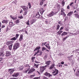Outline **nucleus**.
Instances as JSON below:
<instances>
[{
	"label": "nucleus",
	"mask_w": 79,
	"mask_h": 79,
	"mask_svg": "<svg viewBox=\"0 0 79 79\" xmlns=\"http://www.w3.org/2000/svg\"><path fill=\"white\" fill-rule=\"evenodd\" d=\"M19 44L18 43H16L14 44L13 46V50H17L18 48H19Z\"/></svg>",
	"instance_id": "f257e3e1"
},
{
	"label": "nucleus",
	"mask_w": 79,
	"mask_h": 79,
	"mask_svg": "<svg viewBox=\"0 0 79 79\" xmlns=\"http://www.w3.org/2000/svg\"><path fill=\"white\" fill-rule=\"evenodd\" d=\"M47 67V65H46L44 66L40 67V71L41 73H42L44 70L46 69V68Z\"/></svg>",
	"instance_id": "f03ea898"
},
{
	"label": "nucleus",
	"mask_w": 79,
	"mask_h": 79,
	"mask_svg": "<svg viewBox=\"0 0 79 79\" xmlns=\"http://www.w3.org/2000/svg\"><path fill=\"white\" fill-rule=\"evenodd\" d=\"M58 70L56 69H55V70L53 71L52 72V74H52L53 76H56V75H57L58 74Z\"/></svg>",
	"instance_id": "7ed1b4c3"
},
{
	"label": "nucleus",
	"mask_w": 79,
	"mask_h": 79,
	"mask_svg": "<svg viewBox=\"0 0 79 79\" xmlns=\"http://www.w3.org/2000/svg\"><path fill=\"white\" fill-rule=\"evenodd\" d=\"M54 15H56V12L52 11L49 14L48 16L49 17H52V16H53Z\"/></svg>",
	"instance_id": "20e7f679"
},
{
	"label": "nucleus",
	"mask_w": 79,
	"mask_h": 79,
	"mask_svg": "<svg viewBox=\"0 0 79 79\" xmlns=\"http://www.w3.org/2000/svg\"><path fill=\"white\" fill-rule=\"evenodd\" d=\"M14 71H15V69H9L8 72H9V73L11 75L13 74Z\"/></svg>",
	"instance_id": "39448f33"
},
{
	"label": "nucleus",
	"mask_w": 79,
	"mask_h": 79,
	"mask_svg": "<svg viewBox=\"0 0 79 79\" xmlns=\"http://www.w3.org/2000/svg\"><path fill=\"white\" fill-rule=\"evenodd\" d=\"M44 75L47 77H50L52 76V75H51L50 73H48L47 72H45L44 74Z\"/></svg>",
	"instance_id": "423d86ee"
},
{
	"label": "nucleus",
	"mask_w": 79,
	"mask_h": 79,
	"mask_svg": "<svg viewBox=\"0 0 79 79\" xmlns=\"http://www.w3.org/2000/svg\"><path fill=\"white\" fill-rule=\"evenodd\" d=\"M19 73H15L12 74V76H13V77H17L19 76Z\"/></svg>",
	"instance_id": "0eeeda50"
},
{
	"label": "nucleus",
	"mask_w": 79,
	"mask_h": 79,
	"mask_svg": "<svg viewBox=\"0 0 79 79\" xmlns=\"http://www.w3.org/2000/svg\"><path fill=\"white\" fill-rule=\"evenodd\" d=\"M35 69H34V68H31V69L29 71L28 74H30V73L34 72V71H35Z\"/></svg>",
	"instance_id": "6e6552de"
},
{
	"label": "nucleus",
	"mask_w": 79,
	"mask_h": 79,
	"mask_svg": "<svg viewBox=\"0 0 79 79\" xmlns=\"http://www.w3.org/2000/svg\"><path fill=\"white\" fill-rule=\"evenodd\" d=\"M37 52H38V56H41L42 55V51L38 50Z\"/></svg>",
	"instance_id": "1a4fd4ad"
},
{
	"label": "nucleus",
	"mask_w": 79,
	"mask_h": 79,
	"mask_svg": "<svg viewBox=\"0 0 79 79\" xmlns=\"http://www.w3.org/2000/svg\"><path fill=\"white\" fill-rule=\"evenodd\" d=\"M13 43V40L7 41L6 43V44L8 46L10 45V44H12Z\"/></svg>",
	"instance_id": "9d476101"
},
{
	"label": "nucleus",
	"mask_w": 79,
	"mask_h": 79,
	"mask_svg": "<svg viewBox=\"0 0 79 79\" xmlns=\"http://www.w3.org/2000/svg\"><path fill=\"white\" fill-rule=\"evenodd\" d=\"M35 17L36 18H38V19H39V18H40V15L39 12H37V13L36 14Z\"/></svg>",
	"instance_id": "9b49d317"
},
{
	"label": "nucleus",
	"mask_w": 79,
	"mask_h": 79,
	"mask_svg": "<svg viewBox=\"0 0 79 79\" xmlns=\"http://www.w3.org/2000/svg\"><path fill=\"white\" fill-rule=\"evenodd\" d=\"M10 55H11V52L9 51H6V56H9Z\"/></svg>",
	"instance_id": "f8f14e48"
},
{
	"label": "nucleus",
	"mask_w": 79,
	"mask_h": 79,
	"mask_svg": "<svg viewBox=\"0 0 79 79\" xmlns=\"http://www.w3.org/2000/svg\"><path fill=\"white\" fill-rule=\"evenodd\" d=\"M23 40V35L21 34L20 35V38L19 39V41H22Z\"/></svg>",
	"instance_id": "ddd939ff"
},
{
	"label": "nucleus",
	"mask_w": 79,
	"mask_h": 79,
	"mask_svg": "<svg viewBox=\"0 0 79 79\" xmlns=\"http://www.w3.org/2000/svg\"><path fill=\"white\" fill-rule=\"evenodd\" d=\"M39 11L41 15H43L44 12V10L43 9V8H41L39 10Z\"/></svg>",
	"instance_id": "4468645a"
},
{
	"label": "nucleus",
	"mask_w": 79,
	"mask_h": 79,
	"mask_svg": "<svg viewBox=\"0 0 79 79\" xmlns=\"http://www.w3.org/2000/svg\"><path fill=\"white\" fill-rule=\"evenodd\" d=\"M9 24L10 27H12V26H13L15 25V23H13L12 22H10L9 23Z\"/></svg>",
	"instance_id": "2eb2a0df"
},
{
	"label": "nucleus",
	"mask_w": 79,
	"mask_h": 79,
	"mask_svg": "<svg viewBox=\"0 0 79 79\" xmlns=\"http://www.w3.org/2000/svg\"><path fill=\"white\" fill-rule=\"evenodd\" d=\"M51 62V61L50 60H49L48 61H47L46 62H45V64H46V65H47V67H48V65H49L50 64V62Z\"/></svg>",
	"instance_id": "dca6fc26"
},
{
	"label": "nucleus",
	"mask_w": 79,
	"mask_h": 79,
	"mask_svg": "<svg viewBox=\"0 0 79 79\" xmlns=\"http://www.w3.org/2000/svg\"><path fill=\"white\" fill-rule=\"evenodd\" d=\"M73 11L70 12L67 14V16H71V15H73Z\"/></svg>",
	"instance_id": "f3484780"
},
{
	"label": "nucleus",
	"mask_w": 79,
	"mask_h": 79,
	"mask_svg": "<svg viewBox=\"0 0 79 79\" xmlns=\"http://www.w3.org/2000/svg\"><path fill=\"white\" fill-rule=\"evenodd\" d=\"M60 12H61L60 15H63V16H64V17H65V16H66V15L65 14V13H64V12L60 11Z\"/></svg>",
	"instance_id": "a211bd4d"
},
{
	"label": "nucleus",
	"mask_w": 79,
	"mask_h": 79,
	"mask_svg": "<svg viewBox=\"0 0 79 79\" xmlns=\"http://www.w3.org/2000/svg\"><path fill=\"white\" fill-rule=\"evenodd\" d=\"M2 23H5V24H7L8 23V20L5 19L3 20L2 21Z\"/></svg>",
	"instance_id": "6ab92c4d"
},
{
	"label": "nucleus",
	"mask_w": 79,
	"mask_h": 79,
	"mask_svg": "<svg viewBox=\"0 0 79 79\" xmlns=\"http://www.w3.org/2000/svg\"><path fill=\"white\" fill-rule=\"evenodd\" d=\"M56 31H58L59 29H60V25L58 24L56 26Z\"/></svg>",
	"instance_id": "aec40b11"
},
{
	"label": "nucleus",
	"mask_w": 79,
	"mask_h": 79,
	"mask_svg": "<svg viewBox=\"0 0 79 79\" xmlns=\"http://www.w3.org/2000/svg\"><path fill=\"white\" fill-rule=\"evenodd\" d=\"M67 34H68V33L67 32H64L62 33L61 35L63 36V35H67Z\"/></svg>",
	"instance_id": "412c9836"
},
{
	"label": "nucleus",
	"mask_w": 79,
	"mask_h": 79,
	"mask_svg": "<svg viewBox=\"0 0 79 79\" xmlns=\"http://www.w3.org/2000/svg\"><path fill=\"white\" fill-rule=\"evenodd\" d=\"M45 0H41L40 5H43L44 4V2H45Z\"/></svg>",
	"instance_id": "4be33fe9"
},
{
	"label": "nucleus",
	"mask_w": 79,
	"mask_h": 79,
	"mask_svg": "<svg viewBox=\"0 0 79 79\" xmlns=\"http://www.w3.org/2000/svg\"><path fill=\"white\" fill-rule=\"evenodd\" d=\"M76 75L77 76H79V69H78L76 72Z\"/></svg>",
	"instance_id": "5701e85b"
},
{
	"label": "nucleus",
	"mask_w": 79,
	"mask_h": 79,
	"mask_svg": "<svg viewBox=\"0 0 79 79\" xmlns=\"http://www.w3.org/2000/svg\"><path fill=\"white\" fill-rule=\"evenodd\" d=\"M63 32V31H62L60 30H59V31L57 32V33H58L59 35H60V34H61Z\"/></svg>",
	"instance_id": "b1692460"
},
{
	"label": "nucleus",
	"mask_w": 79,
	"mask_h": 79,
	"mask_svg": "<svg viewBox=\"0 0 79 79\" xmlns=\"http://www.w3.org/2000/svg\"><path fill=\"white\" fill-rule=\"evenodd\" d=\"M12 46H13V44H11L8 46L10 50H12Z\"/></svg>",
	"instance_id": "393cba45"
},
{
	"label": "nucleus",
	"mask_w": 79,
	"mask_h": 79,
	"mask_svg": "<svg viewBox=\"0 0 79 79\" xmlns=\"http://www.w3.org/2000/svg\"><path fill=\"white\" fill-rule=\"evenodd\" d=\"M29 69H30V67H29V68L28 69H27V70H24L23 71L24 73H27L28 71H29Z\"/></svg>",
	"instance_id": "a878e982"
},
{
	"label": "nucleus",
	"mask_w": 79,
	"mask_h": 79,
	"mask_svg": "<svg viewBox=\"0 0 79 79\" xmlns=\"http://www.w3.org/2000/svg\"><path fill=\"white\" fill-rule=\"evenodd\" d=\"M40 48V46H38L37 47H36L35 49L34 50V51L35 50H39Z\"/></svg>",
	"instance_id": "bb28decb"
},
{
	"label": "nucleus",
	"mask_w": 79,
	"mask_h": 79,
	"mask_svg": "<svg viewBox=\"0 0 79 79\" xmlns=\"http://www.w3.org/2000/svg\"><path fill=\"white\" fill-rule=\"evenodd\" d=\"M35 59V57H32L31 58V60L32 62H34V60Z\"/></svg>",
	"instance_id": "cd10ccee"
},
{
	"label": "nucleus",
	"mask_w": 79,
	"mask_h": 79,
	"mask_svg": "<svg viewBox=\"0 0 79 79\" xmlns=\"http://www.w3.org/2000/svg\"><path fill=\"white\" fill-rule=\"evenodd\" d=\"M10 17L13 20H15L16 19V17H12L11 15H10Z\"/></svg>",
	"instance_id": "c85d7f7f"
},
{
	"label": "nucleus",
	"mask_w": 79,
	"mask_h": 79,
	"mask_svg": "<svg viewBox=\"0 0 79 79\" xmlns=\"http://www.w3.org/2000/svg\"><path fill=\"white\" fill-rule=\"evenodd\" d=\"M45 47L47 48H48L49 50H50V46H48L47 45H45Z\"/></svg>",
	"instance_id": "c756f323"
},
{
	"label": "nucleus",
	"mask_w": 79,
	"mask_h": 79,
	"mask_svg": "<svg viewBox=\"0 0 79 79\" xmlns=\"http://www.w3.org/2000/svg\"><path fill=\"white\" fill-rule=\"evenodd\" d=\"M68 37H69V35H67L63 39V41H64V40H66V39H67V38H68Z\"/></svg>",
	"instance_id": "7c9ffc66"
},
{
	"label": "nucleus",
	"mask_w": 79,
	"mask_h": 79,
	"mask_svg": "<svg viewBox=\"0 0 79 79\" xmlns=\"http://www.w3.org/2000/svg\"><path fill=\"white\" fill-rule=\"evenodd\" d=\"M24 15H27V12H28V11L27 10H25L24 11Z\"/></svg>",
	"instance_id": "2f4dec72"
},
{
	"label": "nucleus",
	"mask_w": 79,
	"mask_h": 79,
	"mask_svg": "<svg viewBox=\"0 0 79 79\" xmlns=\"http://www.w3.org/2000/svg\"><path fill=\"white\" fill-rule=\"evenodd\" d=\"M28 10V7H27L25 6V7L24 8V9H23V11H24L25 10Z\"/></svg>",
	"instance_id": "473e14b6"
},
{
	"label": "nucleus",
	"mask_w": 79,
	"mask_h": 79,
	"mask_svg": "<svg viewBox=\"0 0 79 79\" xmlns=\"http://www.w3.org/2000/svg\"><path fill=\"white\" fill-rule=\"evenodd\" d=\"M64 4H65V2H64V0H63L62 2V5L63 6L64 5Z\"/></svg>",
	"instance_id": "72a5a7b5"
},
{
	"label": "nucleus",
	"mask_w": 79,
	"mask_h": 79,
	"mask_svg": "<svg viewBox=\"0 0 79 79\" xmlns=\"http://www.w3.org/2000/svg\"><path fill=\"white\" fill-rule=\"evenodd\" d=\"M18 18L19 19H23V15H21L20 16H19L18 17Z\"/></svg>",
	"instance_id": "f704fd0d"
},
{
	"label": "nucleus",
	"mask_w": 79,
	"mask_h": 79,
	"mask_svg": "<svg viewBox=\"0 0 79 79\" xmlns=\"http://www.w3.org/2000/svg\"><path fill=\"white\" fill-rule=\"evenodd\" d=\"M0 56H4V54H3V52H0Z\"/></svg>",
	"instance_id": "c9c22d12"
},
{
	"label": "nucleus",
	"mask_w": 79,
	"mask_h": 79,
	"mask_svg": "<svg viewBox=\"0 0 79 79\" xmlns=\"http://www.w3.org/2000/svg\"><path fill=\"white\" fill-rule=\"evenodd\" d=\"M47 48H44V47H43L42 48V51L43 52H44V50H46Z\"/></svg>",
	"instance_id": "e433bc0d"
},
{
	"label": "nucleus",
	"mask_w": 79,
	"mask_h": 79,
	"mask_svg": "<svg viewBox=\"0 0 79 79\" xmlns=\"http://www.w3.org/2000/svg\"><path fill=\"white\" fill-rule=\"evenodd\" d=\"M19 35H18V34H16L15 35V38L16 39H18V37H19Z\"/></svg>",
	"instance_id": "4c0bfd02"
},
{
	"label": "nucleus",
	"mask_w": 79,
	"mask_h": 79,
	"mask_svg": "<svg viewBox=\"0 0 79 79\" xmlns=\"http://www.w3.org/2000/svg\"><path fill=\"white\" fill-rule=\"evenodd\" d=\"M11 40H16V38L15 37H14L11 38Z\"/></svg>",
	"instance_id": "58836bf2"
},
{
	"label": "nucleus",
	"mask_w": 79,
	"mask_h": 79,
	"mask_svg": "<svg viewBox=\"0 0 79 79\" xmlns=\"http://www.w3.org/2000/svg\"><path fill=\"white\" fill-rule=\"evenodd\" d=\"M42 79H48L47 77L45 76H42Z\"/></svg>",
	"instance_id": "ea45409f"
},
{
	"label": "nucleus",
	"mask_w": 79,
	"mask_h": 79,
	"mask_svg": "<svg viewBox=\"0 0 79 79\" xmlns=\"http://www.w3.org/2000/svg\"><path fill=\"white\" fill-rule=\"evenodd\" d=\"M13 3H14V4H16V3H17V1H16V0H15V1L13 2H12Z\"/></svg>",
	"instance_id": "a19ab883"
},
{
	"label": "nucleus",
	"mask_w": 79,
	"mask_h": 79,
	"mask_svg": "<svg viewBox=\"0 0 79 79\" xmlns=\"http://www.w3.org/2000/svg\"><path fill=\"white\" fill-rule=\"evenodd\" d=\"M31 24H32L33 23H34V20H31Z\"/></svg>",
	"instance_id": "79ce46f5"
},
{
	"label": "nucleus",
	"mask_w": 79,
	"mask_h": 79,
	"mask_svg": "<svg viewBox=\"0 0 79 79\" xmlns=\"http://www.w3.org/2000/svg\"><path fill=\"white\" fill-rule=\"evenodd\" d=\"M28 5L29 6V8H31V3H28Z\"/></svg>",
	"instance_id": "37998d69"
},
{
	"label": "nucleus",
	"mask_w": 79,
	"mask_h": 79,
	"mask_svg": "<svg viewBox=\"0 0 79 79\" xmlns=\"http://www.w3.org/2000/svg\"><path fill=\"white\" fill-rule=\"evenodd\" d=\"M64 11H65V10H64V9L63 8H61V10L60 11L64 12Z\"/></svg>",
	"instance_id": "c03bdc74"
},
{
	"label": "nucleus",
	"mask_w": 79,
	"mask_h": 79,
	"mask_svg": "<svg viewBox=\"0 0 79 79\" xmlns=\"http://www.w3.org/2000/svg\"><path fill=\"white\" fill-rule=\"evenodd\" d=\"M38 66H39V65L37 64H34V66H35V67H36V68H38Z\"/></svg>",
	"instance_id": "a18cd8bd"
},
{
	"label": "nucleus",
	"mask_w": 79,
	"mask_h": 79,
	"mask_svg": "<svg viewBox=\"0 0 79 79\" xmlns=\"http://www.w3.org/2000/svg\"><path fill=\"white\" fill-rule=\"evenodd\" d=\"M57 8L58 9H60V4H57Z\"/></svg>",
	"instance_id": "49530a36"
},
{
	"label": "nucleus",
	"mask_w": 79,
	"mask_h": 79,
	"mask_svg": "<svg viewBox=\"0 0 79 79\" xmlns=\"http://www.w3.org/2000/svg\"><path fill=\"white\" fill-rule=\"evenodd\" d=\"M76 18H79V15H77L75 16Z\"/></svg>",
	"instance_id": "de8ad7c7"
},
{
	"label": "nucleus",
	"mask_w": 79,
	"mask_h": 79,
	"mask_svg": "<svg viewBox=\"0 0 79 79\" xmlns=\"http://www.w3.org/2000/svg\"><path fill=\"white\" fill-rule=\"evenodd\" d=\"M63 29H64V27L62 26L60 28V30L61 31V30H63Z\"/></svg>",
	"instance_id": "09e8293b"
},
{
	"label": "nucleus",
	"mask_w": 79,
	"mask_h": 79,
	"mask_svg": "<svg viewBox=\"0 0 79 79\" xmlns=\"http://www.w3.org/2000/svg\"><path fill=\"white\" fill-rule=\"evenodd\" d=\"M27 25H29L30 24H29V20H28V21H27V22L26 23Z\"/></svg>",
	"instance_id": "8fccbe9b"
},
{
	"label": "nucleus",
	"mask_w": 79,
	"mask_h": 79,
	"mask_svg": "<svg viewBox=\"0 0 79 79\" xmlns=\"http://www.w3.org/2000/svg\"><path fill=\"white\" fill-rule=\"evenodd\" d=\"M15 23H19V19L16 20L15 21Z\"/></svg>",
	"instance_id": "3c124183"
},
{
	"label": "nucleus",
	"mask_w": 79,
	"mask_h": 79,
	"mask_svg": "<svg viewBox=\"0 0 79 79\" xmlns=\"http://www.w3.org/2000/svg\"><path fill=\"white\" fill-rule=\"evenodd\" d=\"M54 68V66H51L50 67H49V69H53Z\"/></svg>",
	"instance_id": "603ef678"
},
{
	"label": "nucleus",
	"mask_w": 79,
	"mask_h": 79,
	"mask_svg": "<svg viewBox=\"0 0 79 79\" xmlns=\"http://www.w3.org/2000/svg\"><path fill=\"white\" fill-rule=\"evenodd\" d=\"M25 7H26V6H21V8H23V10H24V8H25Z\"/></svg>",
	"instance_id": "864d4df0"
},
{
	"label": "nucleus",
	"mask_w": 79,
	"mask_h": 79,
	"mask_svg": "<svg viewBox=\"0 0 79 79\" xmlns=\"http://www.w3.org/2000/svg\"><path fill=\"white\" fill-rule=\"evenodd\" d=\"M68 16H66L65 18V19L64 20V21H66V19H68Z\"/></svg>",
	"instance_id": "5fc2aeb1"
},
{
	"label": "nucleus",
	"mask_w": 79,
	"mask_h": 79,
	"mask_svg": "<svg viewBox=\"0 0 79 79\" xmlns=\"http://www.w3.org/2000/svg\"><path fill=\"white\" fill-rule=\"evenodd\" d=\"M73 4H74V2H72L70 4V6H73Z\"/></svg>",
	"instance_id": "6e6d98bb"
},
{
	"label": "nucleus",
	"mask_w": 79,
	"mask_h": 79,
	"mask_svg": "<svg viewBox=\"0 0 79 79\" xmlns=\"http://www.w3.org/2000/svg\"><path fill=\"white\" fill-rule=\"evenodd\" d=\"M38 53V52H35V54L34 55V56H35V55H37V54Z\"/></svg>",
	"instance_id": "4d7b16f0"
},
{
	"label": "nucleus",
	"mask_w": 79,
	"mask_h": 79,
	"mask_svg": "<svg viewBox=\"0 0 79 79\" xmlns=\"http://www.w3.org/2000/svg\"><path fill=\"white\" fill-rule=\"evenodd\" d=\"M58 24H61V21H60L58 22Z\"/></svg>",
	"instance_id": "13d9d810"
},
{
	"label": "nucleus",
	"mask_w": 79,
	"mask_h": 79,
	"mask_svg": "<svg viewBox=\"0 0 79 79\" xmlns=\"http://www.w3.org/2000/svg\"><path fill=\"white\" fill-rule=\"evenodd\" d=\"M30 77H34V75H31L30 76Z\"/></svg>",
	"instance_id": "bf43d9fd"
},
{
	"label": "nucleus",
	"mask_w": 79,
	"mask_h": 79,
	"mask_svg": "<svg viewBox=\"0 0 79 79\" xmlns=\"http://www.w3.org/2000/svg\"><path fill=\"white\" fill-rule=\"evenodd\" d=\"M3 60V59L1 57H0V61H2Z\"/></svg>",
	"instance_id": "052dcab7"
},
{
	"label": "nucleus",
	"mask_w": 79,
	"mask_h": 79,
	"mask_svg": "<svg viewBox=\"0 0 79 79\" xmlns=\"http://www.w3.org/2000/svg\"><path fill=\"white\" fill-rule=\"evenodd\" d=\"M35 63H39V62L37 61L36 60H35Z\"/></svg>",
	"instance_id": "680f3d73"
},
{
	"label": "nucleus",
	"mask_w": 79,
	"mask_h": 79,
	"mask_svg": "<svg viewBox=\"0 0 79 79\" xmlns=\"http://www.w3.org/2000/svg\"><path fill=\"white\" fill-rule=\"evenodd\" d=\"M69 8H70V7H69V5H68V6H67V9H69Z\"/></svg>",
	"instance_id": "e2e57ef3"
},
{
	"label": "nucleus",
	"mask_w": 79,
	"mask_h": 79,
	"mask_svg": "<svg viewBox=\"0 0 79 79\" xmlns=\"http://www.w3.org/2000/svg\"><path fill=\"white\" fill-rule=\"evenodd\" d=\"M25 31V33L26 34H28V33H27V31Z\"/></svg>",
	"instance_id": "0e129e2a"
},
{
	"label": "nucleus",
	"mask_w": 79,
	"mask_h": 79,
	"mask_svg": "<svg viewBox=\"0 0 79 79\" xmlns=\"http://www.w3.org/2000/svg\"><path fill=\"white\" fill-rule=\"evenodd\" d=\"M61 64H63L64 63V62H61Z\"/></svg>",
	"instance_id": "69168bd1"
},
{
	"label": "nucleus",
	"mask_w": 79,
	"mask_h": 79,
	"mask_svg": "<svg viewBox=\"0 0 79 79\" xmlns=\"http://www.w3.org/2000/svg\"><path fill=\"white\" fill-rule=\"evenodd\" d=\"M9 29V28L8 27H7V28H6V31H7Z\"/></svg>",
	"instance_id": "338daca9"
},
{
	"label": "nucleus",
	"mask_w": 79,
	"mask_h": 79,
	"mask_svg": "<svg viewBox=\"0 0 79 79\" xmlns=\"http://www.w3.org/2000/svg\"><path fill=\"white\" fill-rule=\"evenodd\" d=\"M10 79H16V78H11Z\"/></svg>",
	"instance_id": "774afa93"
}]
</instances>
